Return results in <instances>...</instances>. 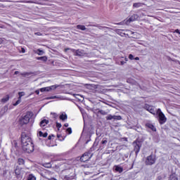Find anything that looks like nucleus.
<instances>
[{
    "label": "nucleus",
    "mask_w": 180,
    "mask_h": 180,
    "mask_svg": "<svg viewBox=\"0 0 180 180\" xmlns=\"http://www.w3.org/2000/svg\"><path fill=\"white\" fill-rule=\"evenodd\" d=\"M98 115H102V116H105V115H108V112H106L105 111H104L103 110H98L97 112Z\"/></svg>",
    "instance_id": "nucleus-22"
},
{
    "label": "nucleus",
    "mask_w": 180,
    "mask_h": 180,
    "mask_svg": "<svg viewBox=\"0 0 180 180\" xmlns=\"http://www.w3.org/2000/svg\"><path fill=\"white\" fill-rule=\"evenodd\" d=\"M62 124H61V123H60V122H56V127H57V129L59 130L60 129H61V127H62Z\"/></svg>",
    "instance_id": "nucleus-32"
},
{
    "label": "nucleus",
    "mask_w": 180,
    "mask_h": 180,
    "mask_svg": "<svg viewBox=\"0 0 180 180\" xmlns=\"http://www.w3.org/2000/svg\"><path fill=\"white\" fill-rule=\"evenodd\" d=\"M68 50H71V49H70V48H65V52L67 53V51H68Z\"/></svg>",
    "instance_id": "nucleus-42"
},
{
    "label": "nucleus",
    "mask_w": 180,
    "mask_h": 180,
    "mask_svg": "<svg viewBox=\"0 0 180 180\" xmlns=\"http://www.w3.org/2000/svg\"><path fill=\"white\" fill-rule=\"evenodd\" d=\"M21 101H20V100H18L14 104L13 106H18V105H19V103H20Z\"/></svg>",
    "instance_id": "nucleus-36"
},
{
    "label": "nucleus",
    "mask_w": 180,
    "mask_h": 180,
    "mask_svg": "<svg viewBox=\"0 0 180 180\" xmlns=\"http://www.w3.org/2000/svg\"><path fill=\"white\" fill-rule=\"evenodd\" d=\"M169 180H178V176H176V173H172L169 176Z\"/></svg>",
    "instance_id": "nucleus-14"
},
{
    "label": "nucleus",
    "mask_w": 180,
    "mask_h": 180,
    "mask_svg": "<svg viewBox=\"0 0 180 180\" xmlns=\"http://www.w3.org/2000/svg\"><path fill=\"white\" fill-rule=\"evenodd\" d=\"M21 143L22 146V150L25 153L30 154L34 151V144L32 141V138L29 135L26 134L25 132L21 134Z\"/></svg>",
    "instance_id": "nucleus-1"
},
{
    "label": "nucleus",
    "mask_w": 180,
    "mask_h": 180,
    "mask_svg": "<svg viewBox=\"0 0 180 180\" xmlns=\"http://www.w3.org/2000/svg\"><path fill=\"white\" fill-rule=\"evenodd\" d=\"M18 101H20V102H22V96H18Z\"/></svg>",
    "instance_id": "nucleus-45"
},
{
    "label": "nucleus",
    "mask_w": 180,
    "mask_h": 180,
    "mask_svg": "<svg viewBox=\"0 0 180 180\" xmlns=\"http://www.w3.org/2000/svg\"><path fill=\"white\" fill-rule=\"evenodd\" d=\"M49 123L48 120H43L40 122V127H42V129H44V127H46V125Z\"/></svg>",
    "instance_id": "nucleus-13"
},
{
    "label": "nucleus",
    "mask_w": 180,
    "mask_h": 180,
    "mask_svg": "<svg viewBox=\"0 0 180 180\" xmlns=\"http://www.w3.org/2000/svg\"><path fill=\"white\" fill-rule=\"evenodd\" d=\"M125 63H126V62H124V61H121L120 62L121 65H124Z\"/></svg>",
    "instance_id": "nucleus-44"
},
{
    "label": "nucleus",
    "mask_w": 180,
    "mask_h": 180,
    "mask_svg": "<svg viewBox=\"0 0 180 180\" xmlns=\"http://www.w3.org/2000/svg\"><path fill=\"white\" fill-rule=\"evenodd\" d=\"M51 115L53 116V119H57V117H58V115L56 112H51Z\"/></svg>",
    "instance_id": "nucleus-31"
},
{
    "label": "nucleus",
    "mask_w": 180,
    "mask_h": 180,
    "mask_svg": "<svg viewBox=\"0 0 180 180\" xmlns=\"http://www.w3.org/2000/svg\"><path fill=\"white\" fill-rule=\"evenodd\" d=\"M66 131L68 133V134H71L72 133V129L71 127H69L66 129Z\"/></svg>",
    "instance_id": "nucleus-33"
},
{
    "label": "nucleus",
    "mask_w": 180,
    "mask_h": 180,
    "mask_svg": "<svg viewBox=\"0 0 180 180\" xmlns=\"http://www.w3.org/2000/svg\"><path fill=\"white\" fill-rule=\"evenodd\" d=\"M18 74H19V71H15V75H18Z\"/></svg>",
    "instance_id": "nucleus-53"
},
{
    "label": "nucleus",
    "mask_w": 180,
    "mask_h": 180,
    "mask_svg": "<svg viewBox=\"0 0 180 180\" xmlns=\"http://www.w3.org/2000/svg\"><path fill=\"white\" fill-rule=\"evenodd\" d=\"M54 137V135L51 134L48 136V140H51V138Z\"/></svg>",
    "instance_id": "nucleus-38"
},
{
    "label": "nucleus",
    "mask_w": 180,
    "mask_h": 180,
    "mask_svg": "<svg viewBox=\"0 0 180 180\" xmlns=\"http://www.w3.org/2000/svg\"><path fill=\"white\" fill-rule=\"evenodd\" d=\"M105 119L106 120H112V119H114V120H122V116L109 115L108 116L105 117Z\"/></svg>",
    "instance_id": "nucleus-8"
},
{
    "label": "nucleus",
    "mask_w": 180,
    "mask_h": 180,
    "mask_svg": "<svg viewBox=\"0 0 180 180\" xmlns=\"http://www.w3.org/2000/svg\"><path fill=\"white\" fill-rule=\"evenodd\" d=\"M21 51L22 53H26V50L25 49V48H22Z\"/></svg>",
    "instance_id": "nucleus-41"
},
{
    "label": "nucleus",
    "mask_w": 180,
    "mask_h": 180,
    "mask_svg": "<svg viewBox=\"0 0 180 180\" xmlns=\"http://www.w3.org/2000/svg\"><path fill=\"white\" fill-rule=\"evenodd\" d=\"M38 134H39V137H44V138H46V137H47V136H49V134L47 132L43 133V131H39L38 132Z\"/></svg>",
    "instance_id": "nucleus-19"
},
{
    "label": "nucleus",
    "mask_w": 180,
    "mask_h": 180,
    "mask_svg": "<svg viewBox=\"0 0 180 180\" xmlns=\"http://www.w3.org/2000/svg\"><path fill=\"white\" fill-rule=\"evenodd\" d=\"M175 32H176V33H178V34H180L179 30H176Z\"/></svg>",
    "instance_id": "nucleus-52"
},
{
    "label": "nucleus",
    "mask_w": 180,
    "mask_h": 180,
    "mask_svg": "<svg viewBox=\"0 0 180 180\" xmlns=\"http://www.w3.org/2000/svg\"><path fill=\"white\" fill-rule=\"evenodd\" d=\"M18 165H25V160H23V158H18Z\"/></svg>",
    "instance_id": "nucleus-23"
},
{
    "label": "nucleus",
    "mask_w": 180,
    "mask_h": 180,
    "mask_svg": "<svg viewBox=\"0 0 180 180\" xmlns=\"http://www.w3.org/2000/svg\"><path fill=\"white\" fill-rule=\"evenodd\" d=\"M33 117V112L28 111L25 113V115H22L21 117L19 119V123L22 126L25 124H27L29 122H30V119Z\"/></svg>",
    "instance_id": "nucleus-2"
},
{
    "label": "nucleus",
    "mask_w": 180,
    "mask_h": 180,
    "mask_svg": "<svg viewBox=\"0 0 180 180\" xmlns=\"http://www.w3.org/2000/svg\"><path fill=\"white\" fill-rule=\"evenodd\" d=\"M115 171H117V172H120V174H122V172H123V167L117 166L115 167Z\"/></svg>",
    "instance_id": "nucleus-24"
},
{
    "label": "nucleus",
    "mask_w": 180,
    "mask_h": 180,
    "mask_svg": "<svg viewBox=\"0 0 180 180\" xmlns=\"http://www.w3.org/2000/svg\"><path fill=\"white\" fill-rule=\"evenodd\" d=\"M33 51L35 54H37L38 56H43V54H44V51H43L40 49H38L37 50H34Z\"/></svg>",
    "instance_id": "nucleus-15"
},
{
    "label": "nucleus",
    "mask_w": 180,
    "mask_h": 180,
    "mask_svg": "<svg viewBox=\"0 0 180 180\" xmlns=\"http://www.w3.org/2000/svg\"><path fill=\"white\" fill-rule=\"evenodd\" d=\"M46 165L47 166H45V167H46V168H51V165L50 163L47 164Z\"/></svg>",
    "instance_id": "nucleus-40"
},
{
    "label": "nucleus",
    "mask_w": 180,
    "mask_h": 180,
    "mask_svg": "<svg viewBox=\"0 0 180 180\" xmlns=\"http://www.w3.org/2000/svg\"><path fill=\"white\" fill-rule=\"evenodd\" d=\"M18 96H25V91L18 92Z\"/></svg>",
    "instance_id": "nucleus-34"
},
{
    "label": "nucleus",
    "mask_w": 180,
    "mask_h": 180,
    "mask_svg": "<svg viewBox=\"0 0 180 180\" xmlns=\"http://www.w3.org/2000/svg\"><path fill=\"white\" fill-rule=\"evenodd\" d=\"M145 126H146V127H148V129H150V130H152V131H157V128H155L154 124H153L151 123H146L145 124Z\"/></svg>",
    "instance_id": "nucleus-11"
},
{
    "label": "nucleus",
    "mask_w": 180,
    "mask_h": 180,
    "mask_svg": "<svg viewBox=\"0 0 180 180\" xmlns=\"http://www.w3.org/2000/svg\"><path fill=\"white\" fill-rule=\"evenodd\" d=\"M124 141H127V138H124Z\"/></svg>",
    "instance_id": "nucleus-55"
},
{
    "label": "nucleus",
    "mask_w": 180,
    "mask_h": 180,
    "mask_svg": "<svg viewBox=\"0 0 180 180\" xmlns=\"http://www.w3.org/2000/svg\"><path fill=\"white\" fill-rule=\"evenodd\" d=\"M40 91H41V92H46V87L41 88V89H40Z\"/></svg>",
    "instance_id": "nucleus-37"
},
{
    "label": "nucleus",
    "mask_w": 180,
    "mask_h": 180,
    "mask_svg": "<svg viewBox=\"0 0 180 180\" xmlns=\"http://www.w3.org/2000/svg\"><path fill=\"white\" fill-rule=\"evenodd\" d=\"M27 180H36V176L33 174H30L28 175Z\"/></svg>",
    "instance_id": "nucleus-25"
},
{
    "label": "nucleus",
    "mask_w": 180,
    "mask_h": 180,
    "mask_svg": "<svg viewBox=\"0 0 180 180\" xmlns=\"http://www.w3.org/2000/svg\"><path fill=\"white\" fill-rule=\"evenodd\" d=\"M132 146H134V151L136 155H139V153H140V149L141 148V142L136 139L132 143Z\"/></svg>",
    "instance_id": "nucleus-3"
},
{
    "label": "nucleus",
    "mask_w": 180,
    "mask_h": 180,
    "mask_svg": "<svg viewBox=\"0 0 180 180\" xmlns=\"http://www.w3.org/2000/svg\"><path fill=\"white\" fill-rule=\"evenodd\" d=\"M35 94H37V95H39V94H40V91L39 90H36Z\"/></svg>",
    "instance_id": "nucleus-48"
},
{
    "label": "nucleus",
    "mask_w": 180,
    "mask_h": 180,
    "mask_svg": "<svg viewBox=\"0 0 180 180\" xmlns=\"http://www.w3.org/2000/svg\"><path fill=\"white\" fill-rule=\"evenodd\" d=\"M129 60H134V56H133V54H129Z\"/></svg>",
    "instance_id": "nucleus-35"
},
{
    "label": "nucleus",
    "mask_w": 180,
    "mask_h": 180,
    "mask_svg": "<svg viewBox=\"0 0 180 180\" xmlns=\"http://www.w3.org/2000/svg\"><path fill=\"white\" fill-rule=\"evenodd\" d=\"M59 119L64 122V120H67V119H68V116L67 115V114H62L59 116Z\"/></svg>",
    "instance_id": "nucleus-18"
},
{
    "label": "nucleus",
    "mask_w": 180,
    "mask_h": 180,
    "mask_svg": "<svg viewBox=\"0 0 180 180\" xmlns=\"http://www.w3.org/2000/svg\"><path fill=\"white\" fill-rule=\"evenodd\" d=\"M144 109L149 112V113H151L152 115H155V110H154V107H153V105L146 104L144 106Z\"/></svg>",
    "instance_id": "nucleus-7"
},
{
    "label": "nucleus",
    "mask_w": 180,
    "mask_h": 180,
    "mask_svg": "<svg viewBox=\"0 0 180 180\" xmlns=\"http://www.w3.org/2000/svg\"><path fill=\"white\" fill-rule=\"evenodd\" d=\"M139 19V15L137 14L132 15L128 20H127V23L130 22H134V20H137Z\"/></svg>",
    "instance_id": "nucleus-10"
},
{
    "label": "nucleus",
    "mask_w": 180,
    "mask_h": 180,
    "mask_svg": "<svg viewBox=\"0 0 180 180\" xmlns=\"http://www.w3.org/2000/svg\"><path fill=\"white\" fill-rule=\"evenodd\" d=\"M45 1H49V0H45Z\"/></svg>",
    "instance_id": "nucleus-57"
},
{
    "label": "nucleus",
    "mask_w": 180,
    "mask_h": 180,
    "mask_svg": "<svg viewBox=\"0 0 180 180\" xmlns=\"http://www.w3.org/2000/svg\"><path fill=\"white\" fill-rule=\"evenodd\" d=\"M49 58H47V56H40V57H37L36 60H41V61H43L44 63H46L47 61Z\"/></svg>",
    "instance_id": "nucleus-17"
},
{
    "label": "nucleus",
    "mask_w": 180,
    "mask_h": 180,
    "mask_svg": "<svg viewBox=\"0 0 180 180\" xmlns=\"http://www.w3.org/2000/svg\"><path fill=\"white\" fill-rule=\"evenodd\" d=\"M127 82H130V79H128Z\"/></svg>",
    "instance_id": "nucleus-54"
},
{
    "label": "nucleus",
    "mask_w": 180,
    "mask_h": 180,
    "mask_svg": "<svg viewBox=\"0 0 180 180\" xmlns=\"http://www.w3.org/2000/svg\"><path fill=\"white\" fill-rule=\"evenodd\" d=\"M9 101V95H6L4 98L1 99V103H6Z\"/></svg>",
    "instance_id": "nucleus-20"
},
{
    "label": "nucleus",
    "mask_w": 180,
    "mask_h": 180,
    "mask_svg": "<svg viewBox=\"0 0 180 180\" xmlns=\"http://www.w3.org/2000/svg\"><path fill=\"white\" fill-rule=\"evenodd\" d=\"M15 174L17 175L18 178H22V174H20V170L16 169Z\"/></svg>",
    "instance_id": "nucleus-28"
},
{
    "label": "nucleus",
    "mask_w": 180,
    "mask_h": 180,
    "mask_svg": "<svg viewBox=\"0 0 180 180\" xmlns=\"http://www.w3.org/2000/svg\"><path fill=\"white\" fill-rule=\"evenodd\" d=\"M76 28L79 30H86V27H85V25H77L76 26Z\"/></svg>",
    "instance_id": "nucleus-21"
},
{
    "label": "nucleus",
    "mask_w": 180,
    "mask_h": 180,
    "mask_svg": "<svg viewBox=\"0 0 180 180\" xmlns=\"http://www.w3.org/2000/svg\"><path fill=\"white\" fill-rule=\"evenodd\" d=\"M22 75H24V76L29 75V73L28 72H24V73L22 74Z\"/></svg>",
    "instance_id": "nucleus-47"
},
{
    "label": "nucleus",
    "mask_w": 180,
    "mask_h": 180,
    "mask_svg": "<svg viewBox=\"0 0 180 180\" xmlns=\"http://www.w3.org/2000/svg\"><path fill=\"white\" fill-rule=\"evenodd\" d=\"M75 56L82 57V56H84V52H82V51H80L79 49H77L75 51Z\"/></svg>",
    "instance_id": "nucleus-16"
},
{
    "label": "nucleus",
    "mask_w": 180,
    "mask_h": 180,
    "mask_svg": "<svg viewBox=\"0 0 180 180\" xmlns=\"http://www.w3.org/2000/svg\"><path fill=\"white\" fill-rule=\"evenodd\" d=\"M48 180H57V179H56L54 177H51V179H48Z\"/></svg>",
    "instance_id": "nucleus-49"
},
{
    "label": "nucleus",
    "mask_w": 180,
    "mask_h": 180,
    "mask_svg": "<svg viewBox=\"0 0 180 180\" xmlns=\"http://www.w3.org/2000/svg\"><path fill=\"white\" fill-rule=\"evenodd\" d=\"M92 158V155L90 152L84 153L80 158L81 162H86V161H89Z\"/></svg>",
    "instance_id": "nucleus-5"
},
{
    "label": "nucleus",
    "mask_w": 180,
    "mask_h": 180,
    "mask_svg": "<svg viewBox=\"0 0 180 180\" xmlns=\"http://www.w3.org/2000/svg\"><path fill=\"white\" fill-rule=\"evenodd\" d=\"M158 117L160 124H164V123L167 122V117H165V115H164V113L161 111L158 114Z\"/></svg>",
    "instance_id": "nucleus-6"
},
{
    "label": "nucleus",
    "mask_w": 180,
    "mask_h": 180,
    "mask_svg": "<svg viewBox=\"0 0 180 180\" xmlns=\"http://www.w3.org/2000/svg\"><path fill=\"white\" fill-rule=\"evenodd\" d=\"M133 6H134V8H140V7L143 6V4H141V3H134L133 4Z\"/></svg>",
    "instance_id": "nucleus-26"
},
{
    "label": "nucleus",
    "mask_w": 180,
    "mask_h": 180,
    "mask_svg": "<svg viewBox=\"0 0 180 180\" xmlns=\"http://www.w3.org/2000/svg\"><path fill=\"white\" fill-rule=\"evenodd\" d=\"M68 126H69L68 123H65V124H64V127H68Z\"/></svg>",
    "instance_id": "nucleus-50"
},
{
    "label": "nucleus",
    "mask_w": 180,
    "mask_h": 180,
    "mask_svg": "<svg viewBox=\"0 0 180 180\" xmlns=\"http://www.w3.org/2000/svg\"><path fill=\"white\" fill-rule=\"evenodd\" d=\"M57 137L59 139L60 141H64L65 138H64V136H63L62 134H58Z\"/></svg>",
    "instance_id": "nucleus-30"
},
{
    "label": "nucleus",
    "mask_w": 180,
    "mask_h": 180,
    "mask_svg": "<svg viewBox=\"0 0 180 180\" xmlns=\"http://www.w3.org/2000/svg\"><path fill=\"white\" fill-rule=\"evenodd\" d=\"M86 86H87V89H89L90 92H93L94 94L96 92V89L98 87H96L95 84H86Z\"/></svg>",
    "instance_id": "nucleus-9"
},
{
    "label": "nucleus",
    "mask_w": 180,
    "mask_h": 180,
    "mask_svg": "<svg viewBox=\"0 0 180 180\" xmlns=\"http://www.w3.org/2000/svg\"><path fill=\"white\" fill-rule=\"evenodd\" d=\"M158 180H162V176H158Z\"/></svg>",
    "instance_id": "nucleus-51"
},
{
    "label": "nucleus",
    "mask_w": 180,
    "mask_h": 180,
    "mask_svg": "<svg viewBox=\"0 0 180 180\" xmlns=\"http://www.w3.org/2000/svg\"><path fill=\"white\" fill-rule=\"evenodd\" d=\"M101 144L103 146V147H105V146L108 144V139H106V138L103 139Z\"/></svg>",
    "instance_id": "nucleus-27"
},
{
    "label": "nucleus",
    "mask_w": 180,
    "mask_h": 180,
    "mask_svg": "<svg viewBox=\"0 0 180 180\" xmlns=\"http://www.w3.org/2000/svg\"><path fill=\"white\" fill-rule=\"evenodd\" d=\"M155 161H157L155 156L154 155H150L146 158L145 165L149 166L154 165Z\"/></svg>",
    "instance_id": "nucleus-4"
},
{
    "label": "nucleus",
    "mask_w": 180,
    "mask_h": 180,
    "mask_svg": "<svg viewBox=\"0 0 180 180\" xmlns=\"http://www.w3.org/2000/svg\"><path fill=\"white\" fill-rule=\"evenodd\" d=\"M4 43V39L2 38H0V44H2Z\"/></svg>",
    "instance_id": "nucleus-46"
},
{
    "label": "nucleus",
    "mask_w": 180,
    "mask_h": 180,
    "mask_svg": "<svg viewBox=\"0 0 180 180\" xmlns=\"http://www.w3.org/2000/svg\"><path fill=\"white\" fill-rule=\"evenodd\" d=\"M75 51V49H72V51H73V52H74Z\"/></svg>",
    "instance_id": "nucleus-56"
},
{
    "label": "nucleus",
    "mask_w": 180,
    "mask_h": 180,
    "mask_svg": "<svg viewBox=\"0 0 180 180\" xmlns=\"http://www.w3.org/2000/svg\"><path fill=\"white\" fill-rule=\"evenodd\" d=\"M64 179L65 180H72L74 179V176H70V175H66L64 176Z\"/></svg>",
    "instance_id": "nucleus-29"
},
{
    "label": "nucleus",
    "mask_w": 180,
    "mask_h": 180,
    "mask_svg": "<svg viewBox=\"0 0 180 180\" xmlns=\"http://www.w3.org/2000/svg\"><path fill=\"white\" fill-rule=\"evenodd\" d=\"M134 60H136V61H139V60H140V58L136 57V58H134Z\"/></svg>",
    "instance_id": "nucleus-43"
},
{
    "label": "nucleus",
    "mask_w": 180,
    "mask_h": 180,
    "mask_svg": "<svg viewBox=\"0 0 180 180\" xmlns=\"http://www.w3.org/2000/svg\"><path fill=\"white\" fill-rule=\"evenodd\" d=\"M56 98L57 96H54L49 97V99H56Z\"/></svg>",
    "instance_id": "nucleus-39"
},
{
    "label": "nucleus",
    "mask_w": 180,
    "mask_h": 180,
    "mask_svg": "<svg viewBox=\"0 0 180 180\" xmlns=\"http://www.w3.org/2000/svg\"><path fill=\"white\" fill-rule=\"evenodd\" d=\"M57 88H58V86L57 85H52L45 87L46 92H50V91H53V89H57Z\"/></svg>",
    "instance_id": "nucleus-12"
}]
</instances>
